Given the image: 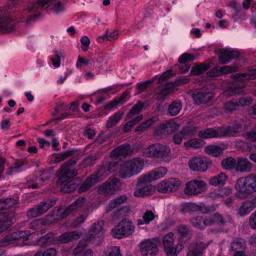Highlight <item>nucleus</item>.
Wrapping results in <instances>:
<instances>
[{"instance_id":"1","label":"nucleus","mask_w":256,"mask_h":256,"mask_svg":"<svg viewBox=\"0 0 256 256\" xmlns=\"http://www.w3.org/2000/svg\"><path fill=\"white\" fill-rule=\"evenodd\" d=\"M236 197L244 199L256 192V174L251 173L238 178L234 184Z\"/></svg>"},{"instance_id":"2","label":"nucleus","mask_w":256,"mask_h":256,"mask_svg":"<svg viewBox=\"0 0 256 256\" xmlns=\"http://www.w3.org/2000/svg\"><path fill=\"white\" fill-rule=\"evenodd\" d=\"M144 161L142 158H137L126 161L121 166L118 176L122 178H128L138 174L143 168Z\"/></svg>"},{"instance_id":"3","label":"nucleus","mask_w":256,"mask_h":256,"mask_svg":"<svg viewBox=\"0 0 256 256\" xmlns=\"http://www.w3.org/2000/svg\"><path fill=\"white\" fill-rule=\"evenodd\" d=\"M76 164V161L74 158H72L61 166L58 170L57 184H62L74 176L78 174V170L72 168Z\"/></svg>"},{"instance_id":"4","label":"nucleus","mask_w":256,"mask_h":256,"mask_svg":"<svg viewBox=\"0 0 256 256\" xmlns=\"http://www.w3.org/2000/svg\"><path fill=\"white\" fill-rule=\"evenodd\" d=\"M170 149L167 146L156 144L143 150L144 154L147 157L166 159L169 157Z\"/></svg>"},{"instance_id":"5","label":"nucleus","mask_w":256,"mask_h":256,"mask_svg":"<svg viewBox=\"0 0 256 256\" xmlns=\"http://www.w3.org/2000/svg\"><path fill=\"white\" fill-rule=\"evenodd\" d=\"M250 125L249 120L246 117L238 118L232 126H227L224 130V135L226 136H234L246 130Z\"/></svg>"},{"instance_id":"6","label":"nucleus","mask_w":256,"mask_h":256,"mask_svg":"<svg viewBox=\"0 0 256 256\" xmlns=\"http://www.w3.org/2000/svg\"><path fill=\"white\" fill-rule=\"evenodd\" d=\"M122 183L120 179L115 177H110L98 188V194L104 196H110L120 190Z\"/></svg>"},{"instance_id":"7","label":"nucleus","mask_w":256,"mask_h":256,"mask_svg":"<svg viewBox=\"0 0 256 256\" xmlns=\"http://www.w3.org/2000/svg\"><path fill=\"white\" fill-rule=\"evenodd\" d=\"M168 170L164 166L155 168L148 174H144L138 178L137 185L140 186L142 184H148L163 178L167 173Z\"/></svg>"},{"instance_id":"8","label":"nucleus","mask_w":256,"mask_h":256,"mask_svg":"<svg viewBox=\"0 0 256 256\" xmlns=\"http://www.w3.org/2000/svg\"><path fill=\"white\" fill-rule=\"evenodd\" d=\"M160 242L158 238L145 240L140 244V252L142 256H154L158 252L156 244Z\"/></svg>"},{"instance_id":"9","label":"nucleus","mask_w":256,"mask_h":256,"mask_svg":"<svg viewBox=\"0 0 256 256\" xmlns=\"http://www.w3.org/2000/svg\"><path fill=\"white\" fill-rule=\"evenodd\" d=\"M181 185V181L178 178H170L159 182L156 186L158 192L166 194L178 190Z\"/></svg>"},{"instance_id":"10","label":"nucleus","mask_w":256,"mask_h":256,"mask_svg":"<svg viewBox=\"0 0 256 256\" xmlns=\"http://www.w3.org/2000/svg\"><path fill=\"white\" fill-rule=\"evenodd\" d=\"M56 203V200L54 199L48 200L46 202H42L30 208L27 212V216L28 217L32 218L39 216L47 212Z\"/></svg>"},{"instance_id":"11","label":"nucleus","mask_w":256,"mask_h":256,"mask_svg":"<svg viewBox=\"0 0 256 256\" xmlns=\"http://www.w3.org/2000/svg\"><path fill=\"white\" fill-rule=\"evenodd\" d=\"M16 29V22L0 8V32H10Z\"/></svg>"},{"instance_id":"12","label":"nucleus","mask_w":256,"mask_h":256,"mask_svg":"<svg viewBox=\"0 0 256 256\" xmlns=\"http://www.w3.org/2000/svg\"><path fill=\"white\" fill-rule=\"evenodd\" d=\"M206 184L201 180H194L187 182L184 188V192L188 196L200 194L205 190Z\"/></svg>"},{"instance_id":"13","label":"nucleus","mask_w":256,"mask_h":256,"mask_svg":"<svg viewBox=\"0 0 256 256\" xmlns=\"http://www.w3.org/2000/svg\"><path fill=\"white\" fill-rule=\"evenodd\" d=\"M240 64H234V66H215L207 72L210 77L220 76L223 74H227L238 70Z\"/></svg>"},{"instance_id":"14","label":"nucleus","mask_w":256,"mask_h":256,"mask_svg":"<svg viewBox=\"0 0 256 256\" xmlns=\"http://www.w3.org/2000/svg\"><path fill=\"white\" fill-rule=\"evenodd\" d=\"M252 100L250 98H240L238 100L234 102L228 101L224 104V108L228 112H232L236 110L237 107L248 106L252 103Z\"/></svg>"},{"instance_id":"15","label":"nucleus","mask_w":256,"mask_h":256,"mask_svg":"<svg viewBox=\"0 0 256 256\" xmlns=\"http://www.w3.org/2000/svg\"><path fill=\"white\" fill-rule=\"evenodd\" d=\"M218 60L222 64H228L232 59L238 58L240 52L232 48L222 49L220 50Z\"/></svg>"},{"instance_id":"16","label":"nucleus","mask_w":256,"mask_h":256,"mask_svg":"<svg viewBox=\"0 0 256 256\" xmlns=\"http://www.w3.org/2000/svg\"><path fill=\"white\" fill-rule=\"evenodd\" d=\"M207 244L201 242H192L188 247L187 256H202Z\"/></svg>"},{"instance_id":"17","label":"nucleus","mask_w":256,"mask_h":256,"mask_svg":"<svg viewBox=\"0 0 256 256\" xmlns=\"http://www.w3.org/2000/svg\"><path fill=\"white\" fill-rule=\"evenodd\" d=\"M194 102L198 104H206L211 100L212 98V94L209 92H205L203 89L201 90L194 93L192 95Z\"/></svg>"},{"instance_id":"18","label":"nucleus","mask_w":256,"mask_h":256,"mask_svg":"<svg viewBox=\"0 0 256 256\" xmlns=\"http://www.w3.org/2000/svg\"><path fill=\"white\" fill-rule=\"evenodd\" d=\"M188 166L192 171L205 172L207 168V164L202 158H194L190 160L188 162Z\"/></svg>"},{"instance_id":"19","label":"nucleus","mask_w":256,"mask_h":256,"mask_svg":"<svg viewBox=\"0 0 256 256\" xmlns=\"http://www.w3.org/2000/svg\"><path fill=\"white\" fill-rule=\"evenodd\" d=\"M132 150L130 148V145L128 143L122 144L112 151L111 155L113 156L126 157L130 155Z\"/></svg>"},{"instance_id":"20","label":"nucleus","mask_w":256,"mask_h":256,"mask_svg":"<svg viewBox=\"0 0 256 256\" xmlns=\"http://www.w3.org/2000/svg\"><path fill=\"white\" fill-rule=\"evenodd\" d=\"M82 232L78 230H74L64 232L56 238V240L62 243L66 244L70 241L78 239L82 235Z\"/></svg>"},{"instance_id":"21","label":"nucleus","mask_w":256,"mask_h":256,"mask_svg":"<svg viewBox=\"0 0 256 256\" xmlns=\"http://www.w3.org/2000/svg\"><path fill=\"white\" fill-rule=\"evenodd\" d=\"M98 176L97 174H92L88 177L78 188V193L86 192L98 182Z\"/></svg>"},{"instance_id":"22","label":"nucleus","mask_w":256,"mask_h":256,"mask_svg":"<svg viewBox=\"0 0 256 256\" xmlns=\"http://www.w3.org/2000/svg\"><path fill=\"white\" fill-rule=\"evenodd\" d=\"M245 86L244 83L240 84H234L228 86L224 92V94L226 96H236L241 94L244 92V88Z\"/></svg>"},{"instance_id":"23","label":"nucleus","mask_w":256,"mask_h":256,"mask_svg":"<svg viewBox=\"0 0 256 256\" xmlns=\"http://www.w3.org/2000/svg\"><path fill=\"white\" fill-rule=\"evenodd\" d=\"M252 164L246 158L238 157L236 160V170L240 172H251Z\"/></svg>"},{"instance_id":"24","label":"nucleus","mask_w":256,"mask_h":256,"mask_svg":"<svg viewBox=\"0 0 256 256\" xmlns=\"http://www.w3.org/2000/svg\"><path fill=\"white\" fill-rule=\"evenodd\" d=\"M59 219L55 212H50L43 219H38L30 222L29 224H53L58 223Z\"/></svg>"},{"instance_id":"25","label":"nucleus","mask_w":256,"mask_h":256,"mask_svg":"<svg viewBox=\"0 0 256 256\" xmlns=\"http://www.w3.org/2000/svg\"><path fill=\"white\" fill-rule=\"evenodd\" d=\"M27 235L26 231H18L6 236L2 240V246H6L10 244L12 240H17L24 238Z\"/></svg>"},{"instance_id":"26","label":"nucleus","mask_w":256,"mask_h":256,"mask_svg":"<svg viewBox=\"0 0 256 256\" xmlns=\"http://www.w3.org/2000/svg\"><path fill=\"white\" fill-rule=\"evenodd\" d=\"M228 176L224 172H220L210 178L208 180L209 184L218 188L222 187L226 183Z\"/></svg>"},{"instance_id":"27","label":"nucleus","mask_w":256,"mask_h":256,"mask_svg":"<svg viewBox=\"0 0 256 256\" xmlns=\"http://www.w3.org/2000/svg\"><path fill=\"white\" fill-rule=\"evenodd\" d=\"M80 182L78 177L72 180H67L63 183L60 188V191L64 193H68L74 192L78 186V182Z\"/></svg>"},{"instance_id":"28","label":"nucleus","mask_w":256,"mask_h":256,"mask_svg":"<svg viewBox=\"0 0 256 256\" xmlns=\"http://www.w3.org/2000/svg\"><path fill=\"white\" fill-rule=\"evenodd\" d=\"M231 77L237 82H242L245 80H252L256 78V68L248 70L246 72L232 74Z\"/></svg>"},{"instance_id":"29","label":"nucleus","mask_w":256,"mask_h":256,"mask_svg":"<svg viewBox=\"0 0 256 256\" xmlns=\"http://www.w3.org/2000/svg\"><path fill=\"white\" fill-rule=\"evenodd\" d=\"M136 186H138L136 184ZM138 188L134 192L135 196H144L151 194L154 191V188L152 184H142L140 186H137Z\"/></svg>"},{"instance_id":"30","label":"nucleus","mask_w":256,"mask_h":256,"mask_svg":"<svg viewBox=\"0 0 256 256\" xmlns=\"http://www.w3.org/2000/svg\"><path fill=\"white\" fill-rule=\"evenodd\" d=\"M52 1L53 0H37V2L30 4L26 10L30 14L38 12L44 6L51 4Z\"/></svg>"},{"instance_id":"31","label":"nucleus","mask_w":256,"mask_h":256,"mask_svg":"<svg viewBox=\"0 0 256 256\" xmlns=\"http://www.w3.org/2000/svg\"><path fill=\"white\" fill-rule=\"evenodd\" d=\"M174 90V85L172 84H164V87L156 94V99L164 101L166 97Z\"/></svg>"},{"instance_id":"32","label":"nucleus","mask_w":256,"mask_h":256,"mask_svg":"<svg viewBox=\"0 0 256 256\" xmlns=\"http://www.w3.org/2000/svg\"><path fill=\"white\" fill-rule=\"evenodd\" d=\"M94 234H91L88 238H82L80 240L78 246L73 250V254L76 256L81 252L84 248H85L88 244L91 241V240L94 238Z\"/></svg>"},{"instance_id":"33","label":"nucleus","mask_w":256,"mask_h":256,"mask_svg":"<svg viewBox=\"0 0 256 256\" xmlns=\"http://www.w3.org/2000/svg\"><path fill=\"white\" fill-rule=\"evenodd\" d=\"M128 197L126 195H120L112 200L108 203V210H112L118 206L126 202Z\"/></svg>"},{"instance_id":"34","label":"nucleus","mask_w":256,"mask_h":256,"mask_svg":"<svg viewBox=\"0 0 256 256\" xmlns=\"http://www.w3.org/2000/svg\"><path fill=\"white\" fill-rule=\"evenodd\" d=\"M198 136L200 138L204 139L220 136L218 131L212 128H207L199 131Z\"/></svg>"},{"instance_id":"35","label":"nucleus","mask_w":256,"mask_h":256,"mask_svg":"<svg viewBox=\"0 0 256 256\" xmlns=\"http://www.w3.org/2000/svg\"><path fill=\"white\" fill-rule=\"evenodd\" d=\"M224 148L220 146L211 144L206 146L204 148V151L208 154L217 157L223 154Z\"/></svg>"},{"instance_id":"36","label":"nucleus","mask_w":256,"mask_h":256,"mask_svg":"<svg viewBox=\"0 0 256 256\" xmlns=\"http://www.w3.org/2000/svg\"><path fill=\"white\" fill-rule=\"evenodd\" d=\"M210 68V64L207 63H200L192 66L190 73L194 76L200 75Z\"/></svg>"},{"instance_id":"37","label":"nucleus","mask_w":256,"mask_h":256,"mask_svg":"<svg viewBox=\"0 0 256 256\" xmlns=\"http://www.w3.org/2000/svg\"><path fill=\"white\" fill-rule=\"evenodd\" d=\"M212 222H208V224H212L213 222L218 223V224H225L226 223L233 222L232 218L230 216H228L224 218L218 213H215L212 217Z\"/></svg>"},{"instance_id":"38","label":"nucleus","mask_w":256,"mask_h":256,"mask_svg":"<svg viewBox=\"0 0 256 256\" xmlns=\"http://www.w3.org/2000/svg\"><path fill=\"white\" fill-rule=\"evenodd\" d=\"M182 105L180 100H176L172 102L168 106V112L171 116L178 114L182 110Z\"/></svg>"},{"instance_id":"39","label":"nucleus","mask_w":256,"mask_h":256,"mask_svg":"<svg viewBox=\"0 0 256 256\" xmlns=\"http://www.w3.org/2000/svg\"><path fill=\"white\" fill-rule=\"evenodd\" d=\"M236 161L232 157H228L224 159L221 162V165L223 169L232 170H236Z\"/></svg>"},{"instance_id":"40","label":"nucleus","mask_w":256,"mask_h":256,"mask_svg":"<svg viewBox=\"0 0 256 256\" xmlns=\"http://www.w3.org/2000/svg\"><path fill=\"white\" fill-rule=\"evenodd\" d=\"M254 204L250 201L243 203L239 208L238 213L240 216H244L250 213L254 208Z\"/></svg>"},{"instance_id":"41","label":"nucleus","mask_w":256,"mask_h":256,"mask_svg":"<svg viewBox=\"0 0 256 256\" xmlns=\"http://www.w3.org/2000/svg\"><path fill=\"white\" fill-rule=\"evenodd\" d=\"M17 204V200L12 198L0 199V210L8 209Z\"/></svg>"},{"instance_id":"42","label":"nucleus","mask_w":256,"mask_h":256,"mask_svg":"<svg viewBox=\"0 0 256 256\" xmlns=\"http://www.w3.org/2000/svg\"><path fill=\"white\" fill-rule=\"evenodd\" d=\"M197 210L200 211L202 214H208L215 211L218 208V205L215 204L208 205L200 203L197 205Z\"/></svg>"},{"instance_id":"43","label":"nucleus","mask_w":256,"mask_h":256,"mask_svg":"<svg viewBox=\"0 0 256 256\" xmlns=\"http://www.w3.org/2000/svg\"><path fill=\"white\" fill-rule=\"evenodd\" d=\"M76 151L73 149L68 150L63 152L56 154L54 155V162L56 163L60 162L66 158L72 156Z\"/></svg>"},{"instance_id":"44","label":"nucleus","mask_w":256,"mask_h":256,"mask_svg":"<svg viewBox=\"0 0 256 256\" xmlns=\"http://www.w3.org/2000/svg\"><path fill=\"white\" fill-rule=\"evenodd\" d=\"M204 144L203 140L194 138L188 140L184 142V146L186 148H199L202 147Z\"/></svg>"},{"instance_id":"45","label":"nucleus","mask_w":256,"mask_h":256,"mask_svg":"<svg viewBox=\"0 0 256 256\" xmlns=\"http://www.w3.org/2000/svg\"><path fill=\"white\" fill-rule=\"evenodd\" d=\"M118 37V32L117 31L109 32L106 30L105 34L102 36H99L98 38V40L100 43L104 42L105 40L112 41L117 38Z\"/></svg>"},{"instance_id":"46","label":"nucleus","mask_w":256,"mask_h":256,"mask_svg":"<svg viewBox=\"0 0 256 256\" xmlns=\"http://www.w3.org/2000/svg\"><path fill=\"white\" fill-rule=\"evenodd\" d=\"M197 129L198 128L194 124H190L184 126L181 129V132H182L186 138L188 136H194L197 131Z\"/></svg>"},{"instance_id":"47","label":"nucleus","mask_w":256,"mask_h":256,"mask_svg":"<svg viewBox=\"0 0 256 256\" xmlns=\"http://www.w3.org/2000/svg\"><path fill=\"white\" fill-rule=\"evenodd\" d=\"M124 112H118L112 116H110L106 123V126L108 128H112L118 124V122L122 118Z\"/></svg>"},{"instance_id":"48","label":"nucleus","mask_w":256,"mask_h":256,"mask_svg":"<svg viewBox=\"0 0 256 256\" xmlns=\"http://www.w3.org/2000/svg\"><path fill=\"white\" fill-rule=\"evenodd\" d=\"M144 106V104L142 102H138L136 104H134L130 110L128 114L127 117L128 118H132L134 115L138 114L140 112Z\"/></svg>"},{"instance_id":"49","label":"nucleus","mask_w":256,"mask_h":256,"mask_svg":"<svg viewBox=\"0 0 256 256\" xmlns=\"http://www.w3.org/2000/svg\"><path fill=\"white\" fill-rule=\"evenodd\" d=\"M86 201V198L85 197L80 196L74 202H72L70 206L74 211L75 210L83 208L85 206Z\"/></svg>"},{"instance_id":"50","label":"nucleus","mask_w":256,"mask_h":256,"mask_svg":"<svg viewBox=\"0 0 256 256\" xmlns=\"http://www.w3.org/2000/svg\"><path fill=\"white\" fill-rule=\"evenodd\" d=\"M36 181L39 184H42L46 180L50 177V174L46 170H40L36 172Z\"/></svg>"},{"instance_id":"51","label":"nucleus","mask_w":256,"mask_h":256,"mask_svg":"<svg viewBox=\"0 0 256 256\" xmlns=\"http://www.w3.org/2000/svg\"><path fill=\"white\" fill-rule=\"evenodd\" d=\"M73 210L70 205L65 208H58L56 212L59 220L65 218L68 215L72 212Z\"/></svg>"},{"instance_id":"52","label":"nucleus","mask_w":256,"mask_h":256,"mask_svg":"<svg viewBox=\"0 0 256 256\" xmlns=\"http://www.w3.org/2000/svg\"><path fill=\"white\" fill-rule=\"evenodd\" d=\"M156 218H158V216L155 215L151 210H146L142 216V220L146 224H148Z\"/></svg>"},{"instance_id":"53","label":"nucleus","mask_w":256,"mask_h":256,"mask_svg":"<svg viewBox=\"0 0 256 256\" xmlns=\"http://www.w3.org/2000/svg\"><path fill=\"white\" fill-rule=\"evenodd\" d=\"M179 234L182 238H185L186 240L190 239L191 232L185 225H181L178 228Z\"/></svg>"},{"instance_id":"54","label":"nucleus","mask_w":256,"mask_h":256,"mask_svg":"<svg viewBox=\"0 0 256 256\" xmlns=\"http://www.w3.org/2000/svg\"><path fill=\"white\" fill-rule=\"evenodd\" d=\"M243 137L250 142H256V126L252 128L249 132H246L242 134Z\"/></svg>"},{"instance_id":"55","label":"nucleus","mask_w":256,"mask_h":256,"mask_svg":"<svg viewBox=\"0 0 256 256\" xmlns=\"http://www.w3.org/2000/svg\"><path fill=\"white\" fill-rule=\"evenodd\" d=\"M98 159L96 155H90L82 160V164L84 166H90L96 163Z\"/></svg>"},{"instance_id":"56","label":"nucleus","mask_w":256,"mask_h":256,"mask_svg":"<svg viewBox=\"0 0 256 256\" xmlns=\"http://www.w3.org/2000/svg\"><path fill=\"white\" fill-rule=\"evenodd\" d=\"M50 6L52 10L56 14L64 10V6L63 4L59 0L56 1L55 0H53V1L50 4Z\"/></svg>"},{"instance_id":"57","label":"nucleus","mask_w":256,"mask_h":256,"mask_svg":"<svg viewBox=\"0 0 256 256\" xmlns=\"http://www.w3.org/2000/svg\"><path fill=\"white\" fill-rule=\"evenodd\" d=\"M173 236L174 234L172 232H169L164 236L163 238V245L164 248L173 246Z\"/></svg>"},{"instance_id":"58","label":"nucleus","mask_w":256,"mask_h":256,"mask_svg":"<svg viewBox=\"0 0 256 256\" xmlns=\"http://www.w3.org/2000/svg\"><path fill=\"white\" fill-rule=\"evenodd\" d=\"M241 238H236L235 240L231 244V249L232 250L238 251L242 250L243 245Z\"/></svg>"},{"instance_id":"59","label":"nucleus","mask_w":256,"mask_h":256,"mask_svg":"<svg viewBox=\"0 0 256 256\" xmlns=\"http://www.w3.org/2000/svg\"><path fill=\"white\" fill-rule=\"evenodd\" d=\"M118 226L120 228L123 236L131 234L134 230V225H118Z\"/></svg>"},{"instance_id":"60","label":"nucleus","mask_w":256,"mask_h":256,"mask_svg":"<svg viewBox=\"0 0 256 256\" xmlns=\"http://www.w3.org/2000/svg\"><path fill=\"white\" fill-rule=\"evenodd\" d=\"M197 204L193 203H186L182 207V210L184 213L190 212L197 210Z\"/></svg>"},{"instance_id":"61","label":"nucleus","mask_w":256,"mask_h":256,"mask_svg":"<svg viewBox=\"0 0 256 256\" xmlns=\"http://www.w3.org/2000/svg\"><path fill=\"white\" fill-rule=\"evenodd\" d=\"M54 237V234L53 232H49L40 238L38 242V244L42 246L46 244L49 241H50Z\"/></svg>"},{"instance_id":"62","label":"nucleus","mask_w":256,"mask_h":256,"mask_svg":"<svg viewBox=\"0 0 256 256\" xmlns=\"http://www.w3.org/2000/svg\"><path fill=\"white\" fill-rule=\"evenodd\" d=\"M194 59L195 56L194 55L188 53H184L179 57L178 61L180 64H185L188 60H194Z\"/></svg>"},{"instance_id":"63","label":"nucleus","mask_w":256,"mask_h":256,"mask_svg":"<svg viewBox=\"0 0 256 256\" xmlns=\"http://www.w3.org/2000/svg\"><path fill=\"white\" fill-rule=\"evenodd\" d=\"M152 82V80H147L142 82L138 83L136 84L137 92L140 94L144 91Z\"/></svg>"},{"instance_id":"64","label":"nucleus","mask_w":256,"mask_h":256,"mask_svg":"<svg viewBox=\"0 0 256 256\" xmlns=\"http://www.w3.org/2000/svg\"><path fill=\"white\" fill-rule=\"evenodd\" d=\"M183 139H186V138L182 132H181V130L174 133L172 136V142L176 144H180Z\"/></svg>"}]
</instances>
